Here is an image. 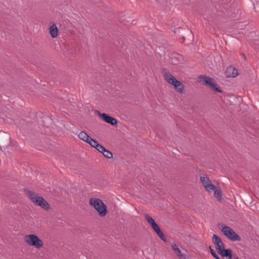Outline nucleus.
Wrapping results in <instances>:
<instances>
[{
  "label": "nucleus",
  "mask_w": 259,
  "mask_h": 259,
  "mask_svg": "<svg viewBox=\"0 0 259 259\" xmlns=\"http://www.w3.org/2000/svg\"><path fill=\"white\" fill-rule=\"evenodd\" d=\"M198 78L201 79L199 81L202 84L204 85H208L213 91L221 93L222 91L220 89L218 84L213 82V78L207 77L206 76L200 75Z\"/></svg>",
  "instance_id": "nucleus-5"
},
{
  "label": "nucleus",
  "mask_w": 259,
  "mask_h": 259,
  "mask_svg": "<svg viewBox=\"0 0 259 259\" xmlns=\"http://www.w3.org/2000/svg\"><path fill=\"white\" fill-rule=\"evenodd\" d=\"M145 219L148 222V223L150 225L151 227L154 225L155 223H156L155 221L152 219V217H151L150 215H149L147 214H146L144 215Z\"/></svg>",
  "instance_id": "nucleus-17"
},
{
  "label": "nucleus",
  "mask_w": 259,
  "mask_h": 259,
  "mask_svg": "<svg viewBox=\"0 0 259 259\" xmlns=\"http://www.w3.org/2000/svg\"><path fill=\"white\" fill-rule=\"evenodd\" d=\"M152 229L154 230V231L156 232L158 236L163 241L166 242V239L165 237L164 236L163 233H162V231L161 230L160 227L158 226V225L155 223L154 225H152L151 226Z\"/></svg>",
  "instance_id": "nucleus-11"
},
{
  "label": "nucleus",
  "mask_w": 259,
  "mask_h": 259,
  "mask_svg": "<svg viewBox=\"0 0 259 259\" xmlns=\"http://www.w3.org/2000/svg\"><path fill=\"white\" fill-rule=\"evenodd\" d=\"M214 196L218 199L219 201H221L222 199V193L221 189L218 188H215L214 190Z\"/></svg>",
  "instance_id": "nucleus-16"
},
{
  "label": "nucleus",
  "mask_w": 259,
  "mask_h": 259,
  "mask_svg": "<svg viewBox=\"0 0 259 259\" xmlns=\"http://www.w3.org/2000/svg\"><path fill=\"white\" fill-rule=\"evenodd\" d=\"M87 143H89L92 147L94 148L96 147V145L98 144L97 141L92 138L91 137Z\"/></svg>",
  "instance_id": "nucleus-19"
},
{
  "label": "nucleus",
  "mask_w": 259,
  "mask_h": 259,
  "mask_svg": "<svg viewBox=\"0 0 259 259\" xmlns=\"http://www.w3.org/2000/svg\"><path fill=\"white\" fill-rule=\"evenodd\" d=\"M210 252L212 256H213L214 255H215L217 253L214 251V250L211 248V247L210 246L209 247Z\"/></svg>",
  "instance_id": "nucleus-21"
},
{
  "label": "nucleus",
  "mask_w": 259,
  "mask_h": 259,
  "mask_svg": "<svg viewBox=\"0 0 259 259\" xmlns=\"http://www.w3.org/2000/svg\"><path fill=\"white\" fill-rule=\"evenodd\" d=\"M227 73L228 74V76L235 77L238 75V71L234 67L229 66L227 69Z\"/></svg>",
  "instance_id": "nucleus-14"
},
{
  "label": "nucleus",
  "mask_w": 259,
  "mask_h": 259,
  "mask_svg": "<svg viewBox=\"0 0 259 259\" xmlns=\"http://www.w3.org/2000/svg\"><path fill=\"white\" fill-rule=\"evenodd\" d=\"M232 258L233 259H239L238 256L236 255H232Z\"/></svg>",
  "instance_id": "nucleus-22"
},
{
  "label": "nucleus",
  "mask_w": 259,
  "mask_h": 259,
  "mask_svg": "<svg viewBox=\"0 0 259 259\" xmlns=\"http://www.w3.org/2000/svg\"><path fill=\"white\" fill-rule=\"evenodd\" d=\"M25 241L29 245L33 246L39 249L43 246V241L35 234H29L25 236Z\"/></svg>",
  "instance_id": "nucleus-4"
},
{
  "label": "nucleus",
  "mask_w": 259,
  "mask_h": 259,
  "mask_svg": "<svg viewBox=\"0 0 259 259\" xmlns=\"http://www.w3.org/2000/svg\"><path fill=\"white\" fill-rule=\"evenodd\" d=\"M24 192L28 195L31 201L35 205L40 206L45 210L51 209L49 203L42 197L37 196L35 192L25 189Z\"/></svg>",
  "instance_id": "nucleus-1"
},
{
  "label": "nucleus",
  "mask_w": 259,
  "mask_h": 259,
  "mask_svg": "<svg viewBox=\"0 0 259 259\" xmlns=\"http://www.w3.org/2000/svg\"><path fill=\"white\" fill-rule=\"evenodd\" d=\"M50 33L53 38H55L58 34V29L55 24H53L49 28Z\"/></svg>",
  "instance_id": "nucleus-13"
},
{
  "label": "nucleus",
  "mask_w": 259,
  "mask_h": 259,
  "mask_svg": "<svg viewBox=\"0 0 259 259\" xmlns=\"http://www.w3.org/2000/svg\"><path fill=\"white\" fill-rule=\"evenodd\" d=\"M90 204L94 206L101 217H104L106 215L107 212L106 205L101 199L91 198Z\"/></svg>",
  "instance_id": "nucleus-3"
},
{
  "label": "nucleus",
  "mask_w": 259,
  "mask_h": 259,
  "mask_svg": "<svg viewBox=\"0 0 259 259\" xmlns=\"http://www.w3.org/2000/svg\"><path fill=\"white\" fill-rule=\"evenodd\" d=\"M103 155L107 158H111L113 157L112 153L108 150L105 148V150L104 152H102Z\"/></svg>",
  "instance_id": "nucleus-18"
},
{
  "label": "nucleus",
  "mask_w": 259,
  "mask_h": 259,
  "mask_svg": "<svg viewBox=\"0 0 259 259\" xmlns=\"http://www.w3.org/2000/svg\"><path fill=\"white\" fill-rule=\"evenodd\" d=\"M232 250L230 248L225 249V247L218 251V253L223 257V259H232Z\"/></svg>",
  "instance_id": "nucleus-9"
},
{
  "label": "nucleus",
  "mask_w": 259,
  "mask_h": 259,
  "mask_svg": "<svg viewBox=\"0 0 259 259\" xmlns=\"http://www.w3.org/2000/svg\"><path fill=\"white\" fill-rule=\"evenodd\" d=\"M163 77L165 80L170 84L174 87L175 89L179 93H182L184 85L180 81L178 80L166 69L163 70Z\"/></svg>",
  "instance_id": "nucleus-2"
},
{
  "label": "nucleus",
  "mask_w": 259,
  "mask_h": 259,
  "mask_svg": "<svg viewBox=\"0 0 259 259\" xmlns=\"http://www.w3.org/2000/svg\"><path fill=\"white\" fill-rule=\"evenodd\" d=\"M99 115L104 121L112 125H116L117 124V120L115 118L107 114L104 113H101L99 112Z\"/></svg>",
  "instance_id": "nucleus-7"
},
{
  "label": "nucleus",
  "mask_w": 259,
  "mask_h": 259,
  "mask_svg": "<svg viewBox=\"0 0 259 259\" xmlns=\"http://www.w3.org/2000/svg\"><path fill=\"white\" fill-rule=\"evenodd\" d=\"M78 137L79 139L85 142H87V141H88L90 137V136H89L85 132L83 131L80 132L79 133Z\"/></svg>",
  "instance_id": "nucleus-15"
},
{
  "label": "nucleus",
  "mask_w": 259,
  "mask_h": 259,
  "mask_svg": "<svg viewBox=\"0 0 259 259\" xmlns=\"http://www.w3.org/2000/svg\"><path fill=\"white\" fill-rule=\"evenodd\" d=\"M221 231L228 238L232 241H240L241 237L230 227L224 225Z\"/></svg>",
  "instance_id": "nucleus-6"
},
{
  "label": "nucleus",
  "mask_w": 259,
  "mask_h": 259,
  "mask_svg": "<svg viewBox=\"0 0 259 259\" xmlns=\"http://www.w3.org/2000/svg\"><path fill=\"white\" fill-rule=\"evenodd\" d=\"M96 146L95 148L101 153L104 152V151L105 150V148L99 143L96 144Z\"/></svg>",
  "instance_id": "nucleus-20"
},
{
  "label": "nucleus",
  "mask_w": 259,
  "mask_h": 259,
  "mask_svg": "<svg viewBox=\"0 0 259 259\" xmlns=\"http://www.w3.org/2000/svg\"><path fill=\"white\" fill-rule=\"evenodd\" d=\"M2 150V147L0 146V151Z\"/></svg>",
  "instance_id": "nucleus-23"
},
{
  "label": "nucleus",
  "mask_w": 259,
  "mask_h": 259,
  "mask_svg": "<svg viewBox=\"0 0 259 259\" xmlns=\"http://www.w3.org/2000/svg\"><path fill=\"white\" fill-rule=\"evenodd\" d=\"M212 240L217 251L224 247V244L222 239L217 235H213Z\"/></svg>",
  "instance_id": "nucleus-10"
},
{
  "label": "nucleus",
  "mask_w": 259,
  "mask_h": 259,
  "mask_svg": "<svg viewBox=\"0 0 259 259\" xmlns=\"http://www.w3.org/2000/svg\"><path fill=\"white\" fill-rule=\"evenodd\" d=\"M171 248L180 259H186L185 254L181 253V250L177 244H174L171 245Z\"/></svg>",
  "instance_id": "nucleus-12"
},
{
  "label": "nucleus",
  "mask_w": 259,
  "mask_h": 259,
  "mask_svg": "<svg viewBox=\"0 0 259 259\" xmlns=\"http://www.w3.org/2000/svg\"><path fill=\"white\" fill-rule=\"evenodd\" d=\"M200 181L207 191H210L215 188V185L212 184L210 180L207 177H201Z\"/></svg>",
  "instance_id": "nucleus-8"
}]
</instances>
